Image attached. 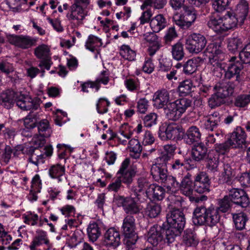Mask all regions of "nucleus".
I'll list each match as a JSON object with an SVG mask.
<instances>
[{
	"label": "nucleus",
	"mask_w": 250,
	"mask_h": 250,
	"mask_svg": "<svg viewBox=\"0 0 250 250\" xmlns=\"http://www.w3.org/2000/svg\"><path fill=\"white\" fill-rule=\"evenodd\" d=\"M207 167L212 172L217 171L219 164V154L214 151H209L207 156Z\"/></svg>",
	"instance_id": "36"
},
{
	"label": "nucleus",
	"mask_w": 250,
	"mask_h": 250,
	"mask_svg": "<svg viewBox=\"0 0 250 250\" xmlns=\"http://www.w3.org/2000/svg\"><path fill=\"white\" fill-rule=\"evenodd\" d=\"M183 72L186 74H191L196 71L197 67V61L193 59L188 60L183 66Z\"/></svg>",
	"instance_id": "50"
},
{
	"label": "nucleus",
	"mask_w": 250,
	"mask_h": 250,
	"mask_svg": "<svg viewBox=\"0 0 250 250\" xmlns=\"http://www.w3.org/2000/svg\"><path fill=\"white\" fill-rule=\"evenodd\" d=\"M184 165V161L183 159H176L173 160L172 159L171 164L169 167V169L174 173L180 172L183 171Z\"/></svg>",
	"instance_id": "59"
},
{
	"label": "nucleus",
	"mask_w": 250,
	"mask_h": 250,
	"mask_svg": "<svg viewBox=\"0 0 250 250\" xmlns=\"http://www.w3.org/2000/svg\"><path fill=\"white\" fill-rule=\"evenodd\" d=\"M209 63L211 65V70L213 74L217 77H220L221 75L220 71L222 70V64L218 61V59H210L209 61Z\"/></svg>",
	"instance_id": "63"
},
{
	"label": "nucleus",
	"mask_w": 250,
	"mask_h": 250,
	"mask_svg": "<svg viewBox=\"0 0 250 250\" xmlns=\"http://www.w3.org/2000/svg\"><path fill=\"white\" fill-rule=\"evenodd\" d=\"M239 58L242 63H250V43L245 45L239 52Z\"/></svg>",
	"instance_id": "62"
},
{
	"label": "nucleus",
	"mask_w": 250,
	"mask_h": 250,
	"mask_svg": "<svg viewBox=\"0 0 250 250\" xmlns=\"http://www.w3.org/2000/svg\"><path fill=\"white\" fill-rule=\"evenodd\" d=\"M242 47L241 39L238 38H232L228 42V48L229 51L234 53Z\"/></svg>",
	"instance_id": "58"
},
{
	"label": "nucleus",
	"mask_w": 250,
	"mask_h": 250,
	"mask_svg": "<svg viewBox=\"0 0 250 250\" xmlns=\"http://www.w3.org/2000/svg\"><path fill=\"white\" fill-rule=\"evenodd\" d=\"M210 181L208 174L204 172L198 174L194 181V189L199 193H207L210 191Z\"/></svg>",
	"instance_id": "12"
},
{
	"label": "nucleus",
	"mask_w": 250,
	"mask_h": 250,
	"mask_svg": "<svg viewBox=\"0 0 250 250\" xmlns=\"http://www.w3.org/2000/svg\"><path fill=\"white\" fill-rule=\"evenodd\" d=\"M207 43L206 37L201 34L193 33L187 37L186 40V48L191 53L197 54L201 52Z\"/></svg>",
	"instance_id": "5"
},
{
	"label": "nucleus",
	"mask_w": 250,
	"mask_h": 250,
	"mask_svg": "<svg viewBox=\"0 0 250 250\" xmlns=\"http://www.w3.org/2000/svg\"><path fill=\"white\" fill-rule=\"evenodd\" d=\"M146 196L149 198L152 197L154 200H162L165 196V189L157 185L151 184L146 191Z\"/></svg>",
	"instance_id": "24"
},
{
	"label": "nucleus",
	"mask_w": 250,
	"mask_h": 250,
	"mask_svg": "<svg viewBox=\"0 0 250 250\" xmlns=\"http://www.w3.org/2000/svg\"><path fill=\"white\" fill-rule=\"evenodd\" d=\"M87 231L89 240L93 242L98 239L101 233L100 229L96 223L90 224L87 229Z\"/></svg>",
	"instance_id": "41"
},
{
	"label": "nucleus",
	"mask_w": 250,
	"mask_h": 250,
	"mask_svg": "<svg viewBox=\"0 0 250 250\" xmlns=\"http://www.w3.org/2000/svg\"><path fill=\"white\" fill-rule=\"evenodd\" d=\"M207 208L203 206L197 207L193 212L192 221L196 225H204L207 221Z\"/></svg>",
	"instance_id": "23"
},
{
	"label": "nucleus",
	"mask_w": 250,
	"mask_h": 250,
	"mask_svg": "<svg viewBox=\"0 0 250 250\" xmlns=\"http://www.w3.org/2000/svg\"><path fill=\"white\" fill-rule=\"evenodd\" d=\"M135 197L129 196L124 197L119 196L117 197L118 204L122 206L125 212L128 215L137 214L140 211L139 206L137 204L138 195L137 193L134 194Z\"/></svg>",
	"instance_id": "9"
},
{
	"label": "nucleus",
	"mask_w": 250,
	"mask_h": 250,
	"mask_svg": "<svg viewBox=\"0 0 250 250\" xmlns=\"http://www.w3.org/2000/svg\"><path fill=\"white\" fill-rule=\"evenodd\" d=\"M161 209L160 204L150 202L147 204L145 210V214L149 218H155L160 214Z\"/></svg>",
	"instance_id": "33"
},
{
	"label": "nucleus",
	"mask_w": 250,
	"mask_h": 250,
	"mask_svg": "<svg viewBox=\"0 0 250 250\" xmlns=\"http://www.w3.org/2000/svg\"><path fill=\"white\" fill-rule=\"evenodd\" d=\"M16 93L12 90L7 89L0 95L1 104L7 109L11 108L15 101L17 105L23 110H37L40 107V100L35 98L22 96L16 101Z\"/></svg>",
	"instance_id": "1"
},
{
	"label": "nucleus",
	"mask_w": 250,
	"mask_h": 250,
	"mask_svg": "<svg viewBox=\"0 0 250 250\" xmlns=\"http://www.w3.org/2000/svg\"><path fill=\"white\" fill-rule=\"evenodd\" d=\"M194 88L192 82L190 79L185 80L179 83L178 87L179 94L181 96H186L190 94Z\"/></svg>",
	"instance_id": "37"
},
{
	"label": "nucleus",
	"mask_w": 250,
	"mask_h": 250,
	"mask_svg": "<svg viewBox=\"0 0 250 250\" xmlns=\"http://www.w3.org/2000/svg\"><path fill=\"white\" fill-rule=\"evenodd\" d=\"M167 25L166 18L162 14H158L150 21V26L153 32L158 33L164 29Z\"/></svg>",
	"instance_id": "27"
},
{
	"label": "nucleus",
	"mask_w": 250,
	"mask_h": 250,
	"mask_svg": "<svg viewBox=\"0 0 250 250\" xmlns=\"http://www.w3.org/2000/svg\"><path fill=\"white\" fill-rule=\"evenodd\" d=\"M184 133L185 130L181 125L172 123L167 125L166 127H160L158 135L162 141L181 140Z\"/></svg>",
	"instance_id": "4"
},
{
	"label": "nucleus",
	"mask_w": 250,
	"mask_h": 250,
	"mask_svg": "<svg viewBox=\"0 0 250 250\" xmlns=\"http://www.w3.org/2000/svg\"><path fill=\"white\" fill-rule=\"evenodd\" d=\"M222 175L224 182L229 184L231 183L232 178L234 175V171L229 164L224 165V171Z\"/></svg>",
	"instance_id": "56"
},
{
	"label": "nucleus",
	"mask_w": 250,
	"mask_h": 250,
	"mask_svg": "<svg viewBox=\"0 0 250 250\" xmlns=\"http://www.w3.org/2000/svg\"><path fill=\"white\" fill-rule=\"evenodd\" d=\"M38 128V132L41 138L40 139V146L43 145L44 143V138L50 136L52 133V130L50 126L49 122L46 119H43L40 121L37 125Z\"/></svg>",
	"instance_id": "22"
},
{
	"label": "nucleus",
	"mask_w": 250,
	"mask_h": 250,
	"mask_svg": "<svg viewBox=\"0 0 250 250\" xmlns=\"http://www.w3.org/2000/svg\"><path fill=\"white\" fill-rule=\"evenodd\" d=\"M238 85L232 80L225 79V80L217 83L213 87V89L220 95L226 98L233 94L235 88Z\"/></svg>",
	"instance_id": "13"
},
{
	"label": "nucleus",
	"mask_w": 250,
	"mask_h": 250,
	"mask_svg": "<svg viewBox=\"0 0 250 250\" xmlns=\"http://www.w3.org/2000/svg\"><path fill=\"white\" fill-rule=\"evenodd\" d=\"M207 213L206 225L212 227L219 221L220 216L215 207L211 206L208 208Z\"/></svg>",
	"instance_id": "31"
},
{
	"label": "nucleus",
	"mask_w": 250,
	"mask_h": 250,
	"mask_svg": "<svg viewBox=\"0 0 250 250\" xmlns=\"http://www.w3.org/2000/svg\"><path fill=\"white\" fill-rule=\"evenodd\" d=\"M120 233L114 228L108 229L104 234V243L107 246L115 248L120 244Z\"/></svg>",
	"instance_id": "15"
},
{
	"label": "nucleus",
	"mask_w": 250,
	"mask_h": 250,
	"mask_svg": "<svg viewBox=\"0 0 250 250\" xmlns=\"http://www.w3.org/2000/svg\"><path fill=\"white\" fill-rule=\"evenodd\" d=\"M98 43H100V45L102 44L101 40L94 35H90L88 37L85 46L86 49L91 52H94L95 50V46L98 45L97 44Z\"/></svg>",
	"instance_id": "57"
},
{
	"label": "nucleus",
	"mask_w": 250,
	"mask_h": 250,
	"mask_svg": "<svg viewBox=\"0 0 250 250\" xmlns=\"http://www.w3.org/2000/svg\"><path fill=\"white\" fill-rule=\"evenodd\" d=\"M225 98L214 91L213 94L208 100V104L211 108H214L223 104L225 103Z\"/></svg>",
	"instance_id": "45"
},
{
	"label": "nucleus",
	"mask_w": 250,
	"mask_h": 250,
	"mask_svg": "<svg viewBox=\"0 0 250 250\" xmlns=\"http://www.w3.org/2000/svg\"><path fill=\"white\" fill-rule=\"evenodd\" d=\"M163 183L165 184L168 193H175L179 189L180 183L172 176H168Z\"/></svg>",
	"instance_id": "38"
},
{
	"label": "nucleus",
	"mask_w": 250,
	"mask_h": 250,
	"mask_svg": "<svg viewBox=\"0 0 250 250\" xmlns=\"http://www.w3.org/2000/svg\"><path fill=\"white\" fill-rule=\"evenodd\" d=\"M167 172V169L154 165H152L151 168V174L153 178L157 182L163 183L168 176Z\"/></svg>",
	"instance_id": "32"
},
{
	"label": "nucleus",
	"mask_w": 250,
	"mask_h": 250,
	"mask_svg": "<svg viewBox=\"0 0 250 250\" xmlns=\"http://www.w3.org/2000/svg\"><path fill=\"white\" fill-rule=\"evenodd\" d=\"M130 163L129 158H126L122 162L120 169L117 174L121 175L118 177L121 182L129 185L133 181V178L135 176L136 172L132 167H128Z\"/></svg>",
	"instance_id": "11"
},
{
	"label": "nucleus",
	"mask_w": 250,
	"mask_h": 250,
	"mask_svg": "<svg viewBox=\"0 0 250 250\" xmlns=\"http://www.w3.org/2000/svg\"><path fill=\"white\" fill-rule=\"evenodd\" d=\"M6 38L9 43L19 48L26 49L35 45L37 39L29 36L6 34Z\"/></svg>",
	"instance_id": "7"
},
{
	"label": "nucleus",
	"mask_w": 250,
	"mask_h": 250,
	"mask_svg": "<svg viewBox=\"0 0 250 250\" xmlns=\"http://www.w3.org/2000/svg\"><path fill=\"white\" fill-rule=\"evenodd\" d=\"M44 154H39L37 151H34L31 153L28 161L38 167L40 164L44 163Z\"/></svg>",
	"instance_id": "55"
},
{
	"label": "nucleus",
	"mask_w": 250,
	"mask_h": 250,
	"mask_svg": "<svg viewBox=\"0 0 250 250\" xmlns=\"http://www.w3.org/2000/svg\"><path fill=\"white\" fill-rule=\"evenodd\" d=\"M164 111L166 118L169 120L176 121L181 117L174 102H169L164 107Z\"/></svg>",
	"instance_id": "30"
},
{
	"label": "nucleus",
	"mask_w": 250,
	"mask_h": 250,
	"mask_svg": "<svg viewBox=\"0 0 250 250\" xmlns=\"http://www.w3.org/2000/svg\"><path fill=\"white\" fill-rule=\"evenodd\" d=\"M168 225L166 230V236L169 243H173L176 237L180 236L186 224V218L182 210L175 208L169 209L167 214Z\"/></svg>",
	"instance_id": "2"
},
{
	"label": "nucleus",
	"mask_w": 250,
	"mask_h": 250,
	"mask_svg": "<svg viewBox=\"0 0 250 250\" xmlns=\"http://www.w3.org/2000/svg\"><path fill=\"white\" fill-rule=\"evenodd\" d=\"M208 26L217 33H222L224 31L223 28L222 17L216 14H213L208 17L207 22Z\"/></svg>",
	"instance_id": "25"
},
{
	"label": "nucleus",
	"mask_w": 250,
	"mask_h": 250,
	"mask_svg": "<svg viewBox=\"0 0 250 250\" xmlns=\"http://www.w3.org/2000/svg\"><path fill=\"white\" fill-rule=\"evenodd\" d=\"M39 120V116L37 113L30 112L24 119V125L27 129H33L37 126Z\"/></svg>",
	"instance_id": "42"
},
{
	"label": "nucleus",
	"mask_w": 250,
	"mask_h": 250,
	"mask_svg": "<svg viewBox=\"0 0 250 250\" xmlns=\"http://www.w3.org/2000/svg\"><path fill=\"white\" fill-rule=\"evenodd\" d=\"M34 54L37 59L41 60L38 65L39 67L42 68L44 66L48 70L50 69L53 62L50 49L48 45L45 44L38 45L34 49Z\"/></svg>",
	"instance_id": "8"
},
{
	"label": "nucleus",
	"mask_w": 250,
	"mask_h": 250,
	"mask_svg": "<svg viewBox=\"0 0 250 250\" xmlns=\"http://www.w3.org/2000/svg\"><path fill=\"white\" fill-rule=\"evenodd\" d=\"M120 54L125 59L132 61L134 60L136 53L127 45H123L120 48Z\"/></svg>",
	"instance_id": "49"
},
{
	"label": "nucleus",
	"mask_w": 250,
	"mask_h": 250,
	"mask_svg": "<svg viewBox=\"0 0 250 250\" xmlns=\"http://www.w3.org/2000/svg\"><path fill=\"white\" fill-rule=\"evenodd\" d=\"M223 28L224 31L232 29L236 27L237 23L240 22L239 19L231 12L228 11L222 17Z\"/></svg>",
	"instance_id": "21"
},
{
	"label": "nucleus",
	"mask_w": 250,
	"mask_h": 250,
	"mask_svg": "<svg viewBox=\"0 0 250 250\" xmlns=\"http://www.w3.org/2000/svg\"><path fill=\"white\" fill-rule=\"evenodd\" d=\"M108 82V73L107 71L104 70L101 72L100 78L98 79L95 82H91V84H93L94 86L93 87H91V88H95L96 90L98 91L100 88V83L106 84Z\"/></svg>",
	"instance_id": "61"
},
{
	"label": "nucleus",
	"mask_w": 250,
	"mask_h": 250,
	"mask_svg": "<svg viewBox=\"0 0 250 250\" xmlns=\"http://www.w3.org/2000/svg\"><path fill=\"white\" fill-rule=\"evenodd\" d=\"M228 196L232 203L242 208H247L250 204L248 195L244 189L233 188L229 190Z\"/></svg>",
	"instance_id": "10"
},
{
	"label": "nucleus",
	"mask_w": 250,
	"mask_h": 250,
	"mask_svg": "<svg viewBox=\"0 0 250 250\" xmlns=\"http://www.w3.org/2000/svg\"><path fill=\"white\" fill-rule=\"evenodd\" d=\"M183 240L187 246H195L198 243L195 235L191 229H187L185 231Z\"/></svg>",
	"instance_id": "47"
},
{
	"label": "nucleus",
	"mask_w": 250,
	"mask_h": 250,
	"mask_svg": "<svg viewBox=\"0 0 250 250\" xmlns=\"http://www.w3.org/2000/svg\"><path fill=\"white\" fill-rule=\"evenodd\" d=\"M250 102V95H241L235 100L234 104L237 107H243Z\"/></svg>",
	"instance_id": "64"
},
{
	"label": "nucleus",
	"mask_w": 250,
	"mask_h": 250,
	"mask_svg": "<svg viewBox=\"0 0 250 250\" xmlns=\"http://www.w3.org/2000/svg\"><path fill=\"white\" fill-rule=\"evenodd\" d=\"M231 201L228 195L225 196L222 199L218 201V207H216L217 211L225 213L228 211L230 208Z\"/></svg>",
	"instance_id": "51"
},
{
	"label": "nucleus",
	"mask_w": 250,
	"mask_h": 250,
	"mask_svg": "<svg viewBox=\"0 0 250 250\" xmlns=\"http://www.w3.org/2000/svg\"><path fill=\"white\" fill-rule=\"evenodd\" d=\"M84 8L73 3L70 6V12L66 14L67 18L69 21H76L78 24L82 23L86 15Z\"/></svg>",
	"instance_id": "14"
},
{
	"label": "nucleus",
	"mask_w": 250,
	"mask_h": 250,
	"mask_svg": "<svg viewBox=\"0 0 250 250\" xmlns=\"http://www.w3.org/2000/svg\"><path fill=\"white\" fill-rule=\"evenodd\" d=\"M36 235L33 238L29 246L30 250H36L37 247L43 244L46 245L49 244V240L47 238L46 232L39 229L36 231Z\"/></svg>",
	"instance_id": "18"
},
{
	"label": "nucleus",
	"mask_w": 250,
	"mask_h": 250,
	"mask_svg": "<svg viewBox=\"0 0 250 250\" xmlns=\"http://www.w3.org/2000/svg\"><path fill=\"white\" fill-rule=\"evenodd\" d=\"M246 137L244 130L241 126H237L229 138L232 144V148L242 147L246 142Z\"/></svg>",
	"instance_id": "16"
},
{
	"label": "nucleus",
	"mask_w": 250,
	"mask_h": 250,
	"mask_svg": "<svg viewBox=\"0 0 250 250\" xmlns=\"http://www.w3.org/2000/svg\"><path fill=\"white\" fill-rule=\"evenodd\" d=\"M249 4L245 0H241L235 9V16L239 19L240 24H242L249 12Z\"/></svg>",
	"instance_id": "28"
},
{
	"label": "nucleus",
	"mask_w": 250,
	"mask_h": 250,
	"mask_svg": "<svg viewBox=\"0 0 250 250\" xmlns=\"http://www.w3.org/2000/svg\"><path fill=\"white\" fill-rule=\"evenodd\" d=\"M166 230L163 226L155 225L148 231L147 241L156 250H161L171 243L167 242Z\"/></svg>",
	"instance_id": "3"
},
{
	"label": "nucleus",
	"mask_w": 250,
	"mask_h": 250,
	"mask_svg": "<svg viewBox=\"0 0 250 250\" xmlns=\"http://www.w3.org/2000/svg\"><path fill=\"white\" fill-rule=\"evenodd\" d=\"M110 103L107 99L100 98L96 104V110L98 113L103 114L107 112Z\"/></svg>",
	"instance_id": "52"
},
{
	"label": "nucleus",
	"mask_w": 250,
	"mask_h": 250,
	"mask_svg": "<svg viewBox=\"0 0 250 250\" xmlns=\"http://www.w3.org/2000/svg\"><path fill=\"white\" fill-rule=\"evenodd\" d=\"M174 103L181 116L188 107L191 106L192 103L191 101L187 98H181L174 101Z\"/></svg>",
	"instance_id": "46"
},
{
	"label": "nucleus",
	"mask_w": 250,
	"mask_h": 250,
	"mask_svg": "<svg viewBox=\"0 0 250 250\" xmlns=\"http://www.w3.org/2000/svg\"><path fill=\"white\" fill-rule=\"evenodd\" d=\"M172 159L171 155L167 153H162L156 159L155 164L154 165L167 169V166H170Z\"/></svg>",
	"instance_id": "48"
},
{
	"label": "nucleus",
	"mask_w": 250,
	"mask_h": 250,
	"mask_svg": "<svg viewBox=\"0 0 250 250\" xmlns=\"http://www.w3.org/2000/svg\"><path fill=\"white\" fill-rule=\"evenodd\" d=\"M236 59L235 57H232L230 59V63L225 71V78L226 80H231L232 78H235V80H232V81L239 84L242 81L241 75L244 66L242 62L235 61Z\"/></svg>",
	"instance_id": "6"
},
{
	"label": "nucleus",
	"mask_w": 250,
	"mask_h": 250,
	"mask_svg": "<svg viewBox=\"0 0 250 250\" xmlns=\"http://www.w3.org/2000/svg\"><path fill=\"white\" fill-rule=\"evenodd\" d=\"M65 167L60 164L52 166L49 169V174L52 178H56L59 182L62 181V177L65 174Z\"/></svg>",
	"instance_id": "35"
},
{
	"label": "nucleus",
	"mask_w": 250,
	"mask_h": 250,
	"mask_svg": "<svg viewBox=\"0 0 250 250\" xmlns=\"http://www.w3.org/2000/svg\"><path fill=\"white\" fill-rule=\"evenodd\" d=\"M201 137V133L199 129L196 126L192 125L187 130L184 140L186 144L192 145L199 142Z\"/></svg>",
	"instance_id": "26"
},
{
	"label": "nucleus",
	"mask_w": 250,
	"mask_h": 250,
	"mask_svg": "<svg viewBox=\"0 0 250 250\" xmlns=\"http://www.w3.org/2000/svg\"><path fill=\"white\" fill-rule=\"evenodd\" d=\"M171 53L173 59L178 61L182 60L185 54L183 45L180 42L173 45L171 46Z\"/></svg>",
	"instance_id": "40"
},
{
	"label": "nucleus",
	"mask_w": 250,
	"mask_h": 250,
	"mask_svg": "<svg viewBox=\"0 0 250 250\" xmlns=\"http://www.w3.org/2000/svg\"><path fill=\"white\" fill-rule=\"evenodd\" d=\"M124 236L123 242L125 248L128 250H133L135 248V245L138 238L137 234Z\"/></svg>",
	"instance_id": "53"
},
{
	"label": "nucleus",
	"mask_w": 250,
	"mask_h": 250,
	"mask_svg": "<svg viewBox=\"0 0 250 250\" xmlns=\"http://www.w3.org/2000/svg\"><path fill=\"white\" fill-rule=\"evenodd\" d=\"M130 156L134 158L138 159L140 157L142 151V146L138 140L133 139L129 142Z\"/></svg>",
	"instance_id": "39"
},
{
	"label": "nucleus",
	"mask_w": 250,
	"mask_h": 250,
	"mask_svg": "<svg viewBox=\"0 0 250 250\" xmlns=\"http://www.w3.org/2000/svg\"><path fill=\"white\" fill-rule=\"evenodd\" d=\"M232 147V144L228 139L227 141L223 143H217L214 146L215 152L224 154L226 152H228L230 147Z\"/></svg>",
	"instance_id": "54"
},
{
	"label": "nucleus",
	"mask_w": 250,
	"mask_h": 250,
	"mask_svg": "<svg viewBox=\"0 0 250 250\" xmlns=\"http://www.w3.org/2000/svg\"><path fill=\"white\" fill-rule=\"evenodd\" d=\"M191 177V174L188 173L183 177L180 184L179 189H180L182 193L186 196L191 195L192 193L193 189H194Z\"/></svg>",
	"instance_id": "29"
},
{
	"label": "nucleus",
	"mask_w": 250,
	"mask_h": 250,
	"mask_svg": "<svg viewBox=\"0 0 250 250\" xmlns=\"http://www.w3.org/2000/svg\"><path fill=\"white\" fill-rule=\"evenodd\" d=\"M205 55L208 58L209 61L213 58H219L218 55H223L220 46L216 43L209 44L204 52Z\"/></svg>",
	"instance_id": "34"
},
{
	"label": "nucleus",
	"mask_w": 250,
	"mask_h": 250,
	"mask_svg": "<svg viewBox=\"0 0 250 250\" xmlns=\"http://www.w3.org/2000/svg\"><path fill=\"white\" fill-rule=\"evenodd\" d=\"M208 148L202 143L194 145L191 149L192 158L195 161L199 162L207 157Z\"/></svg>",
	"instance_id": "20"
},
{
	"label": "nucleus",
	"mask_w": 250,
	"mask_h": 250,
	"mask_svg": "<svg viewBox=\"0 0 250 250\" xmlns=\"http://www.w3.org/2000/svg\"><path fill=\"white\" fill-rule=\"evenodd\" d=\"M184 12L183 17L188 25H191L196 19V13L195 9L191 6H184L183 7Z\"/></svg>",
	"instance_id": "44"
},
{
	"label": "nucleus",
	"mask_w": 250,
	"mask_h": 250,
	"mask_svg": "<svg viewBox=\"0 0 250 250\" xmlns=\"http://www.w3.org/2000/svg\"><path fill=\"white\" fill-rule=\"evenodd\" d=\"M135 218L133 216L127 215L123 220L122 232L124 236L136 234Z\"/></svg>",
	"instance_id": "17"
},
{
	"label": "nucleus",
	"mask_w": 250,
	"mask_h": 250,
	"mask_svg": "<svg viewBox=\"0 0 250 250\" xmlns=\"http://www.w3.org/2000/svg\"><path fill=\"white\" fill-rule=\"evenodd\" d=\"M233 220L236 229L238 230L243 229L248 220L247 215L244 213H239L233 215Z\"/></svg>",
	"instance_id": "43"
},
{
	"label": "nucleus",
	"mask_w": 250,
	"mask_h": 250,
	"mask_svg": "<svg viewBox=\"0 0 250 250\" xmlns=\"http://www.w3.org/2000/svg\"><path fill=\"white\" fill-rule=\"evenodd\" d=\"M169 101V95L166 90L157 91L153 97V105L157 108H164L168 104Z\"/></svg>",
	"instance_id": "19"
},
{
	"label": "nucleus",
	"mask_w": 250,
	"mask_h": 250,
	"mask_svg": "<svg viewBox=\"0 0 250 250\" xmlns=\"http://www.w3.org/2000/svg\"><path fill=\"white\" fill-rule=\"evenodd\" d=\"M157 119V114L155 113L152 112L147 114L144 117V124L146 127H150L156 125Z\"/></svg>",
	"instance_id": "60"
}]
</instances>
